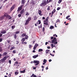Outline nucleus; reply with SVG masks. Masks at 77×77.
I'll list each match as a JSON object with an SVG mask.
<instances>
[{
	"instance_id": "obj_1",
	"label": "nucleus",
	"mask_w": 77,
	"mask_h": 77,
	"mask_svg": "<svg viewBox=\"0 0 77 77\" xmlns=\"http://www.w3.org/2000/svg\"><path fill=\"white\" fill-rule=\"evenodd\" d=\"M32 20V18L30 17H28V19L26 20L25 25H27L29 23V22L31 21Z\"/></svg>"
},
{
	"instance_id": "obj_2",
	"label": "nucleus",
	"mask_w": 77,
	"mask_h": 77,
	"mask_svg": "<svg viewBox=\"0 0 77 77\" xmlns=\"http://www.w3.org/2000/svg\"><path fill=\"white\" fill-rule=\"evenodd\" d=\"M9 57V56H8L7 57H6V56L4 57L3 58L1 59V60H0L1 62H2V63H4V62H5V60H6L7 57V58H8V57Z\"/></svg>"
},
{
	"instance_id": "obj_3",
	"label": "nucleus",
	"mask_w": 77,
	"mask_h": 77,
	"mask_svg": "<svg viewBox=\"0 0 77 77\" xmlns=\"http://www.w3.org/2000/svg\"><path fill=\"white\" fill-rule=\"evenodd\" d=\"M57 39L56 38V37H54V39L52 41V43H53L54 44L56 45L57 44V42H56Z\"/></svg>"
},
{
	"instance_id": "obj_4",
	"label": "nucleus",
	"mask_w": 77,
	"mask_h": 77,
	"mask_svg": "<svg viewBox=\"0 0 77 77\" xmlns=\"http://www.w3.org/2000/svg\"><path fill=\"white\" fill-rule=\"evenodd\" d=\"M33 63H35V66H36V65H39V61L38 60H34Z\"/></svg>"
},
{
	"instance_id": "obj_5",
	"label": "nucleus",
	"mask_w": 77,
	"mask_h": 77,
	"mask_svg": "<svg viewBox=\"0 0 77 77\" xmlns=\"http://www.w3.org/2000/svg\"><path fill=\"white\" fill-rule=\"evenodd\" d=\"M23 6V5H22L20 7L18 8L17 11L18 12H20V11L22 9Z\"/></svg>"
},
{
	"instance_id": "obj_6",
	"label": "nucleus",
	"mask_w": 77,
	"mask_h": 77,
	"mask_svg": "<svg viewBox=\"0 0 77 77\" xmlns=\"http://www.w3.org/2000/svg\"><path fill=\"white\" fill-rule=\"evenodd\" d=\"M15 6V4H14L12 5V7L11 8L10 11H13V9H14Z\"/></svg>"
},
{
	"instance_id": "obj_7",
	"label": "nucleus",
	"mask_w": 77,
	"mask_h": 77,
	"mask_svg": "<svg viewBox=\"0 0 77 77\" xmlns=\"http://www.w3.org/2000/svg\"><path fill=\"white\" fill-rule=\"evenodd\" d=\"M1 33L2 34H5L6 33V31L5 30H2L1 31Z\"/></svg>"
},
{
	"instance_id": "obj_8",
	"label": "nucleus",
	"mask_w": 77,
	"mask_h": 77,
	"mask_svg": "<svg viewBox=\"0 0 77 77\" xmlns=\"http://www.w3.org/2000/svg\"><path fill=\"white\" fill-rule=\"evenodd\" d=\"M4 18H5V16H2L0 17V20L2 21V20L4 19Z\"/></svg>"
},
{
	"instance_id": "obj_9",
	"label": "nucleus",
	"mask_w": 77,
	"mask_h": 77,
	"mask_svg": "<svg viewBox=\"0 0 77 77\" xmlns=\"http://www.w3.org/2000/svg\"><path fill=\"white\" fill-rule=\"evenodd\" d=\"M24 9H23L21 11L20 13L22 15V14H23V13H24Z\"/></svg>"
},
{
	"instance_id": "obj_10",
	"label": "nucleus",
	"mask_w": 77,
	"mask_h": 77,
	"mask_svg": "<svg viewBox=\"0 0 77 77\" xmlns=\"http://www.w3.org/2000/svg\"><path fill=\"white\" fill-rule=\"evenodd\" d=\"M8 15H8V13H5L4 14V16L6 18H8Z\"/></svg>"
},
{
	"instance_id": "obj_11",
	"label": "nucleus",
	"mask_w": 77,
	"mask_h": 77,
	"mask_svg": "<svg viewBox=\"0 0 77 77\" xmlns=\"http://www.w3.org/2000/svg\"><path fill=\"white\" fill-rule=\"evenodd\" d=\"M46 0H43L42 1V3H44L45 5H47V2H46Z\"/></svg>"
},
{
	"instance_id": "obj_12",
	"label": "nucleus",
	"mask_w": 77,
	"mask_h": 77,
	"mask_svg": "<svg viewBox=\"0 0 77 77\" xmlns=\"http://www.w3.org/2000/svg\"><path fill=\"white\" fill-rule=\"evenodd\" d=\"M26 2H25V0H22L21 1V4L22 5H24L25 4Z\"/></svg>"
},
{
	"instance_id": "obj_13",
	"label": "nucleus",
	"mask_w": 77,
	"mask_h": 77,
	"mask_svg": "<svg viewBox=\"0 0 77 77\" xmlns=\"http://www.w3.org/2000/svg\"><path fill=\"white\" fill-rule=\"evenodd\" d=\"M45 5L44 3H43V2H42V3L40 4V6L42 7H44V6H45Z\"/></svg>"
},
{
	"instance_id": "obj_14",
	"label": "nucleus",
	"mask_w": 77,
	"mask_h": 77,
	"mask_svg": "<svg viewBox=\"0 0 77 77\" xmlns=\"http://www.w3.org/2000/svg\"><path fill=\"white\" fill-rule=\"evenodd\" d=\"M38 13L39 15H41V16H42V14H41V13H42V11L41 10H39Z\"/></svg>"
},
{
	"instance_id": "obj_15",
	"label": "nucleus",
	"mask_w": 77,
	"mask_h": 77,
	"mask_svg": "<svg viewBox=\"0 0 77 77\" xmlns=\"http://www.w3.org/2000/svg\"><path fill=\"white\" fill-rule=\"evenodd\" d=\"M15 75H17L18 74L19 72H18V70H17L16 71L14 72Z\"/></svg>"
},
{
	"instance_id": "obj_16",
	"label": "nucleus",
	"mask_w": 77,
	"mask_h": 77,
	"mask_svg": "<svg viewBox=\"0 0 77 77\" xmlns=\"http://www.w3.org/2000/svg\"><path fill=\"white\" fill-rule=\"evenodd\" d=\"M7 54H8V53L6 52H5L3 53L2 56H7Z\"/></svg>"
},
{
	"instance_id": "obj_17",
	"label": "nucleus",
	"mask_w": 77,
	"mask_h": 77,
	"mask_svg": "<svg viewBox=\"0 0 77 77\" xmlns=\"http://www.w3.org/2000/svg\"><path fill=\"white\" fill-rule=\"evenodd\" d=\"M14 35V38H15V39H17V34H13Z\"/></svg>"
},
{
	"instance_id": "obj_18",
	"label": "nucleus",
	"mask_w": 77,
	"mask_h": 77,
	"mask_svg": "<svg viewBox=\"0 0 77 77\" xmlns=\"http://www.w3.org/2000/svg\"><path fill=\"white\" fill-rule=\"evenodd\" d=\"M38 57V55H35L33 56L32 57L34 58V59H35V58H36V57Z\"/></svg>"
},
{
	"instance_id": "obj_19",
	"label": "nucleus",
	"mask_w": 77,
	"mask_h": 77,
	"mask_svg": "<svg viewBox=\"0 0 77 77\" xmlns=\"http://www.w3.org/2000/svg\"><path fill=\"white\" fill-rule=\"evenodd\" d=\"M25 36V37L24 38L25 39H28V38H29V36L27 35H26Z\"/></svg>"
},
{
	"instance_id": "obj_20",
	"label": "nucleus",
	"mask_w": 77,
	"mask_h": 77,
	"mask_svg": "<svg viewBox=\"0 0 77 77\" xmlns=\"http://www.w3.org/2000/svg\"><path fill=\"white\" fill-rule=\"evenodd\" d=\"M25 40H26V39L24 38H23L21 40V41L22 42H24L25 41Z\"/></svg>"
},
{
	"instance_id": "obj_21",
	"label": "nucleus",
	"mask_w": 77,
	"mask_h": 77,
	"mask_svg": "<svg viewBox=\"0 0 77 77\" xmlns=\"http://www.w3.org/2000/svg\"><path fill=\"white\" fill-rule=\"evenodd\" d=\"M26 35V34L25 33H23L21 35V36L23 37H23H24V36H25Z\"/></svg>"
},
{
	"instance_id": "obj_22",
	"label": "nucleus",
	"mask_w": 77,
	"mask_h": 77,
	"mask_svg": "<svg viewBox=\"0 0 77 77\" xmlns=\"http://www.w3.org/2000/svg\"><path fill=\"white\" fill-rule=\"evenodd\" d=\"M30 3L31 4H33V5H34L35 4V2L33 1H32Z\"/></svg>"
},
{
	"instance_id": "obj_23",
	"label": "nucleus",
	"mask_w": 77,
	"mask_h": 77,
	"mask_svg": "<svg viewBox=\"0 0 77 77\" xmlns=\"http://www.w3.org/2000/svg\"><path fill=\"white\" fill-rule=\"evenodd\" d=\"M48 21H47L46 22H44V24H45V25H48Z\"/></svg>"
},
{
	"instance_id": "obj_24",
	"label": "nucleus",
	"mask_w": 77,
	"mask_h": 77,
	"mask_svg": "<svg viewBox=\"0 0 77 77\" xmlns=\"http://www.w3.org/2000/svg\"><path fill=\"white\" fill-rule=\"evenodd\" d=\"M15 25H13L11 26V28L12 29H14V28H15Z\"/></svg>"
},
{
	"instance_id": "obj_25",
	"label": "nucleus",
	"mask_w": 77,
	"mask_h": 77,
	"mask_svg": "<svg viewBox=\"0 0 77 77\" xmlns=\"http://www.w3.org/2000/svg\"><path fill=\"white\" fill-rule=\"evenodd\" d=\"M56 23H60V21L59 19H58L57 20H56Z\"/></svg>"
},
{
	"instance_id": "obj_26",
	"label": "nucleus",
	"mask_w": 77,
	"mask_h": 77,
	"mask_svg": "<svg viewBox=\"0 0 77 77\" xmlns=\"http://www.w3.org/2000/svg\"><path fill=\"white\" fill-rule=\"evenodd\" d=\"M8 20H11L12 18V17H11V16L8 15Z\"/></svg>"
},
{
	"instance_id": "obj_27",
	"label": "nucleus",
	"mask_w": 77,
	"mask_h": 77,
	"mask_svg": "<svg viewBox=\"0 0 77 77\" xmlns=\"http://www.w3.org/2000/svg\"><path fill=\"white\" fill-rule=\"evenodd\" d=\"M25 15H26V16H28V15H29V13L28 12H27V11H26L25 14Z\"/></svg>"
},
{
	"instance_id": "obj_28",
	"label": "nucleus",
	"mask_w": 77,
	"mask_h": 77,
	"mask_svg": "<svg viewBox=\"0 0 77 77\" xmlns=\"http://www.w3.org/2000/svg\"><path fill=\"white\" fill-rule=\"evenodd\" d=\"M26 72V70H23V71H20L21 73H24Z\"/></svg>"
},
{
	"instance_id": "obj_29",
	"label": "nucleus",
	"mask_w": 77,
	"mask_h": 77,
	"mask_svg": "<svg viewBox=\"0 0 77 77\" xmlns=\"http://www.w3.org/2000/svg\"><path fill=\"white\" fill-rule=\"evenodd\" d=\"M62 2V0H59V1H58V3L59 4H60V3L61 2Z\"/></svg>"
},
{
	"instance_id": "obj_30",
	"label": "nucleus",
	"mask_w": 77,
	"mask_h": 77,
	"mask_svg": "<svg viewBox=\"0 0 77 77\" xmlns=\"http://www.w3.org/2000/svg\"><path fill=\"white\" fill-rule=\"evenodd\" d=\"M34 18V20H36V19H37V17L36 16H35Z\"/></svg>"
},
{
	"instance_id": "obj_31",
	"label": "nucleus",
	"mask_w": 77,
	"mask_h": 77,
	"mask_svg": "<svg viewBox=\"0 0 77 77\" xmlns=\"http://www.w3.org/2000/svg\"><path fill=\"white\" fill-rule=\"evenodd\" d=\"M15 34H18V33H20V31H17L15 32Z\"/></svg>"
},
{
	"instance_id": "obj_32",
	"label": "nucleus",
	"mask_w": 77,
	"mask_h": 77,
	"mask_svg": "<svg viewBox=\"0 0 77 77\" xmlns=\"http://www.w3.org/2000/svg\"><path fill=\"white\" fill-rule=\"evenodd\" d=\"M32 77H37V76H36V75H35V74H32Z\"/></svg>"
},
{
	"instance_id": "obj_33",
	"label": "nucleus",
	"mask_w": 77,
	"mask_h": 77,
	"mask_svg": "<svg viewBox=\"0 0 77 77\" xmlns=\"http://www.w3.org/2000/svg\"><path fill=\"white\" fill-rule=\"evenodd\" d=\"M12 53L13 54H15V53H16V50H14L13 51V52H12Z\"/></svg>"
},
{
	"instance_id": "obj_34",
	"label": "nucleus",
	"mask_w": 77,
	"mask_h": 77,
	"mask_svg": "<svg viewBox=\"0 0 77 77\" xmlns=\"http://www.w3.org/2000/svg\"><path fill=\"white\" fill-rule=\"evenodd\" d=\"M55 12H56V9H54V11L52 12V13L54 14L55 13Z\"/></svg>"
},
{
	"instance_id": "obj_35",
	"label": "nucleus",
	"mask_w": 77,
	"mask_h": 77,
	"mask_svg": "<svg viewBox=\"0 0 77 77\" xmlns=\"http://www.w3.org/2000/svg\"><path fill=\"white\" fill-rule=\"evenodd\" d=\"M34 46L35 47H36L37 48V47H38V46H39V45H38V44L36 43L35 44Z\"/></svg>"
},
{
	"instance_id": "obj_36",
	"label": "nucleus",
	"mask_w": 77,
	"mask_h": 77,
	"mask_svg": "<svg viewBox=\"0 0 77 77\" xmlns=\"http://www.w3.org/2000/svg\"><path fill=\"white\" fill-rule=\"evenodd\" d=\"M54 28V26H51L50 27V29H52Z\"/></svg>"
},
{
	"instance_id": "obj_37",
	"label": "nucleus",
	"mask_w": 77,
	"mask_h": 77,
	"mask_svg": "<svg viewBox=\"0 0 77 77\" xmlns=\"http://www.w3.org/2000/svg\"><path fill=\"white\" fill-rule=\"evenodd\" d=\"M50 50H47L46 51V53H48V51H50Z\"/></svg>"
},
{
	"instance_id": "obj_38",
	"label": "nucleus",
	"mask_w": 77,
	"mask_h": 77,
	"mask_svg": "<svg viewBox=\"0 0 77 77\" xmlns=\"http://www.w3.org/2000/svg\"><path fill=\"white\" fill-rule=\"evenodd\" d=\"M43 51V50L42 49H40L38 50V51L40 52V51Z\"/></svg>"
},
{
	"instance_id": "obj_39",
	"label": "nucleus",
	"mask_w": 77,
	"mask_h": 77,
	"mask_svg": "<svg viewBox=\"0 0 77 77\" xmlns=\"http://www.w3.org/2000/svg\"><path fill=\"white\" fill-rule=\"evenodd\" d=\"M32 47V45H29V48H31Z\"/></svg>"
},
{
	"instance_id": "obj_40",
	"label": "nucleus",
	"mask_w": 77,
	"mask_h": 77,
	"mask_svg": "<svg viewBox=\"0 0 77 77\" xmlns=\"http://www.w3.org/2000/svg\"><path fill=\"white\" fill-rule=\"evenodd\" d=\"M43 62L46 63V62H47V60L45 59H44L43 60Z\"/></svg>"
},
{
	"instance_id": "obj_41",
	"label": "nucleus",
	"mask_w": 77,
	"mask_h": 77,
	"mask_svg": "<svg viewBox=\"0 0 77 77\" xmlns=\"http://www.w3.org/2000/svg\"><path fill=\"white\" fill-rule=\"evenodd\" d=\"M48 21V20L47 19H46L45 20H44V22H47Z\"/></svg>"
},
{
	"instance_id": "obj_42",
	"label": "nucleus",
	"mask_w": 77,
	"mask_h": 77,
	"mask_svg": "<svg viewBox=\"0 0 77 77\" xmlns=\"http://www.w3.org/2000/svg\"><path fill=\"white\" fill-rule=\"evenodd\" d=\"M47 9L48 11H50V6H48V8Z\"/></svg>"
},
{
	"instance_id": "obj_43",
	"label": "nucleus",
	"mask_w": 77,
	"mask_h": 77,
	"mask_svg": "<svg viewBox=\"0 0 77 77\" xmlns=\"http://www.w3.org/2000/svg\"><path fill=\"white\" fill-rule=\"evenodd\" d=\"M2 51V47H0V52Z\"/></svg>"
},
{
	"instance_id": "obj_44",
	"label": "nucleus",
	"mask_w": 77,
	"mask_h": 77,
	"mask_svg": "<svg viewBox=\"0 0 77 77\" xmlns=\"http://www.w3.org/2000/svg\"><path fill=\"white\" fill-rule=\"evenodd\" d=\"M14 48H15L14 47H12L10 49V50H13V49H14Z\"/></svg>"
},
{
	"instance_id": "obj_45",
	"label": "nucleus",
	"mask_w": 77,
	"mask_h": 77,
	"mask_svg": "<svg viewBox=\"0 0 77 77\" xmlns=\"http://www.w3.org/2000/svg\"><path fill=\"white\" fill-rule=\"evenodd\" d=\"M22 44H26H26H27V42H22Z\"/></svg>"
},
{
	"instance_id": "obj_46",
	"label": "nucleus",
	"mask_w": 77,
	"mask_h": 77,
	"mask_svg": "<svg viewBox=\"0 0 77 77\" xmlns=\"http://www.w3.org/2000/svg\"><path fill=\"white\" fill-rule=\"evenodd\" d=\"M21 14H18V17H19V18H20V17H21Z\"/></svg>"
},
{
	"instance_id": "obj_47",
	"label": "nucleus",
	"mask_w": 77,
	"mask_h": 77,
	"mask_svg": "<svg viewBox=\"0 0 77 77\" xmlns=\"http://www.w3.org/2000/svg\"><path fill=\"white\" fill-rule=\"evenodd\" d=\"M15 63L16 64H19V63H18V61H16L15 63V64H14V65H15Z\"/></svg>"
},
{
	"instance_id": "obj_48",
	"label": "nucleus",
	"mask_w": 77,
	"mask_h": 77,
	"mask_svg": "<svg viewBox=\"0 0 77 77\" xmlns=\"http://www.w3.org/2000/svg\"><path fill=\"white\" fill-rule=\"evenodd\" d=\"M38 23H39L38 24H41V20H38Z\"/></svg>"
},
{
	"instance_id": "obj_49",
	"label": "nucleus",
	"mask_w": 77,
	"mask_h": 77,
	"mask_svg": "<svg viewBox=\"0 0 77 77\" xmlns=\"http://www.w3.org/2000/svg\"><path fill=\"white\" fill-rule=\"evenodd\" d=\"M4 0H1V1H3ZM8 1V0H5V1H4V3H5L6 2H7Z\"/></svg>"
},
{
	"instance_id": "obj_50",
	"label": "nucleus",
	"mask_w": 77,
	"mask_h": 77,
	"mask_svg": "<svg viewBox=\"0 0 77 77\" xmlns=\"http://www.w3.org/2000/svg\"><path fill=\"white\" fill-rule=\"evenodd\" d=\"M69 17H70V15H69V16H67L66 17V19H68V18H69Z\"/></svg>"
},
{
	"instance_id": "obj_51",
	"label": "nucleus",
	"mask_w": 77,
	"mask_h": 77,
	"mask_svg": "<svg viewBox=\"0 0 77 77\" xmlns=\"http://www.w3.org/2000/svg\"><path fill=\"white\" fill-rule=\"evenodd\" d=\"M61 8L60 7H58L57 9V11H59L60 9Z\"/></svg>"
},
{
	"instance_id": "obj_52",
	"label": "nucleus",
	"mask_w": 77,
	"mask_h": 77,
	"mask_svg": "<svg viewBox=\"0 0 77 77\" xmlns=\"http://www.w3.org/2000/svg\"><path fill=\"white\" fill-rule=\"evenodd\" d=\"M36 47L34 46L33 48V50H36Z\"/></svg>"
},
{
	"instance_id": "obj_53",
	"label": "nucleus",
	"mask_w": 77,
	"mask_h": 77,
	"mask_svg": "<svg viewBox=\"0 0 77 77\" xmlns=\"http://www.w3.org/2000/svg\"><path fill=\"white\" fill-rule=\"evenodd\" d=\"M16 44H18V43H19V42H18V41H16Z\"/></svg>"
},
{
	"instance_id": "obj_54",
	"label": "nucleus",
	"mask_w": 77,
	"mask_h": 77,
	"mask_svg": "<svg viewBox=\"0 0 77 77\" xmlns=\"http://www.w3.org/2000/svg\"><path fill=\"white\" fill-rule=\"evenodd\" d=\"M49 3V0H47V2H46L47 4H48V3Z\"/></svg>"
},
{
	"instance_id": "obj_55",
	"label": "nucleus",
	"mask_w": 77,
	"mask_h": 77,
	"mask_svg": "<svg viewBox=\"0 0 77 77\" xmlns=\"http://www.w3.org/2000/svg\"><path fill=\"white\" fill-rule=\"evenodd\" d=\"M38 29H40V28H41V27H42V24H41V26H38Z\"/></svg>"
},
{
	"instance_id": "obj_56",
	"label": "nucleus",
	"mask_w": 77,
	"mask_h": 77,
	"mask_svg": "<svg viewBox=\"0 0 77 77\" xmlns=\"http://www.w3.org/2000/svg\"><path fill=\"white\" fill-rule=\"evenodd\" d=\"M8 77H11V73H10L9 74V75H8Z\"/></svg>"
},
{
	"instance_id": "obj_57",
	"label": "nucleus",
	"mask_w": 77,
	"mask_h": 77,
	"mask_svg": "<svg viewBox=\"0 0 77 77\" xmlns=\"http://www.w3.org/2000/svg\"><path fill=\"white\" fill-rule=\"evenodd\" d=\"M45 28H44V27H43V32H45Z\"/></svg>"
},
{
	"instance_id": "obj_58",
	"label": "nucleus",
	"mask_w": 77,
	"mask_h": 77,
	"mask_svg": "<svg viewBox=\"0 0 77 77\" xmlns=\"http://www.w3.org/2000/svg\"><path fill=\"white\" fill-rule=\"evenodd\" d=\"M50 55H51V56H54V55L53 54H52L51 53L50 54Z\"/></svg>"
},
{
	"instance_id": "obj_59",
	"label": "nucleus",
	"mask_w": 77,
	"mask_h": 77,
	"mask_svg": "<svg viewBox=\"0 0 77 77\" xmlns=\"http://www.w3.org/2000/svg\"><path fill=\"white\" fill-rule=\"evenodd\" d=\"M9 63L10 64H11V60H9Z\"/></svg>"
},
{
	"instance_id": "obj_60",
	"label": "nucleus",
	"mask_w": 77,
	"mask_h": 77,
	"mask_svg": "<svg viewBox=\"0 0 77 77\" xmlns=\"http://www.w3.org/2000/svg\"><path fill=\"white\" fill-rule=\"evenodd\" d=\"M3 41L2 38H0V42H2Z\"/></svg>"
},
{
	"instance_id": "obj_61",
	"label": "nucleus",
	"mask_w": 77,
	"mask_h": 77,
	"mask_svg": "<svg viewBox=\"0 0 77 77\" xmlns=\"http://www.w3.org/2000/svg\"><path fill=\"white\" fill-rule=\"evenodd\" d=\"M25 58V56H22V59H24Z\"/></svg>"
},
{
	"instance_id": "obj_62",
	"label": "nucleus",
	"mask_w": 77,
	"mask_h": 77,
	"mask_svg": "<svg viewBox=\"0 0 77 77\" xmlns=\"http://www.w3.org/2000/svg\"><path fill=\"white\" fill-rule=\"evenodd\" d=\"M68 20H69V21H71V18H69Z\"/></svg>"
},
{
	"instance_id": "obj_63",
	"label": "nucleus",
	"mask_w": 77,
	"mask_h": 77,
	"mask_svg": "<svg viewBox=\"0 0 77 77\" xmlns=\"http://www.w3.org/2000/svg\"><path fill=\"white\" fill-rule=\"evenodd\" d=\"M36 67H33V69H36Z\"/></svg>"
},
{
	"instance_id": "obj_64",
	"label": "nucleus",
	"mask_w": 77,
	"mask_h": 77,
	"mask_svg": "<svg viewBox=\"0 0 77 77\" xmlns=\"http://www.w3.org/2000/svg\"><path fill=\"white\" fill-rule=\"evenodd\" d=\"M47 48H48V49H50V47L48 46L47 47Z\"/></svg>"
}]
</instances>
